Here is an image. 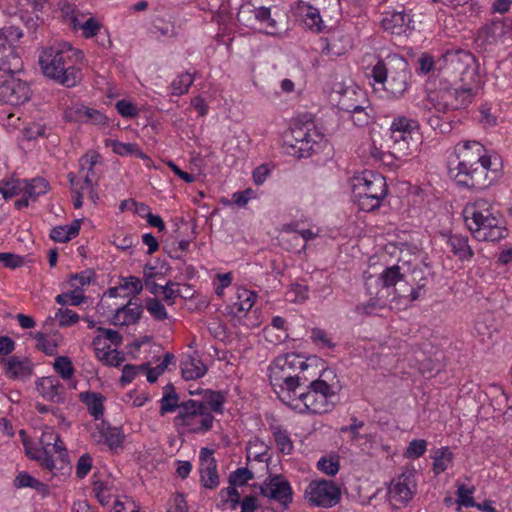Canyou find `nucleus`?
Here are the masks:
<instances>
[{"label": "nucleus", "instance_id": "1", "mask_svg": "<svg viewBox=\"0 0 512 512\" xmlns=\"http://www.w3.org/2000/svg\"><path fill=\"white\" fill-rule=\"evenodd\" d=\"M426 284L423 270L414 269L406 274L398 265L387 267L378 277L369 276L365 281L368 293L375 295L378 300L387 299L405 304L421 297L425 293Z\"/></svg>", "mask_w": 512, "mask_h": 512}, {"label": "nucleus", "instance_id": "2", "mask_svg": "<svg viewBox=\"0 0 512 512\" xmlns=\"http://www.w3.org/2000/svg\"><path fill=\"white\" fill-rule=\"evenodd\" d=\"M81 55V51L64 43L44 49L39 56V65L46 77L70 88L81 81V71L75 67V59Z\"/></svg>", "mask_w": 512, "mask_h": 512}, {"label": "nucleus", "instance_id": "3", "mask_svg": "<svg viewBox=\"0 0 512 512\" xmlns=\"http://www.w3.org/2000/svg\"><path fill=\"white\" fill-rule=\"evenodd\" d=\"M467 228L479 241H499L505 238L507 230L501 225L498 213L493 211L485 199H477L468 203L463 210Z\"/></svg>", "mask_w": 512, "mask_h": 512}, {"label": "nucleus", "instance_id": "4", "mask_svg": "<svg viewBox=\"0 0 512 512\" xmlns=\"http://www.w3.org/2000/svg\"><path fill=\"white\" fill-rule=\"evenodd\" d=\"M299 389L285 392L280 401L299 413L322 414L332 409L335 392L326 381L316 379L310 382L307 391L300 392Z\"/></svg>", "mask_w": 512, "mask_h": 512}, {"label": "nucleus", "instance_id": "5", "mask_svg": "<svg viewBox=\"0 0 512 512\" xmlns=\"http://www.w3.org/2000/svg\"><path fill=\"white\" fill-rule=\"evenodd\" d=\"M371 76L376 83L382 84L392 98H401L410 86L412 77L406 59L392 54L380 59L372 68Z\"/></svg>", "mask_w": 512, "mask_h": 512}, {"label": "nucleus", "instance_id": "6", "mask_svg": "<svg viewBox=\"0 0 512 512\" xmlns=\"http://www.w3.org/2000/svg\"><path fill=\"white\" fill-rule=\"evenodd\" d=\"M388 193L385 177L365 170L352 178V195L359 208L366 212L378 209Z\"/></svg>", "mask_w": 512, "mask_h": 512}, {"label": "nucleus", "instance_id": "7", "mask_svg": "<svg viewBox=\"0 0 512 512\" xmlns=\"http://www.w3.org/2000/svg\"><path fill=\"white\" fill-rule=\"evenodd\" d=\"M308 367L302 357L295 353H288L277 357L270 365V383L279 400L285 392H291L294 388H300V377L294 374L297 370H305Z\"/></svg>", "mask_w": 512, "mask_h": 512}, {"label": "nucleus", "instance_id": "8", "mask_svg": "<svg viewBox=\"0 0 512 512\" xmlns=\"http://www.w3.org/2000/svg\"><path fill=\"white\" fill-rule=\"evenodd\" d=\"M303 118L305 120L291 128V139L287 141L293 150L292 154L299 158L310 157L325 145V136L317 129L311 116L304 115Z\"/></svg>", "mask_w": 512, "mask_h": 512}, {"label": "nucleus", "instance_id": "9", "mask_svg": "<svg viewBox=\"0 0 512 512\" xmlns=\"http://www.w3.org/2000/svg\"><path fill=\"white\" fill-rule=\"evenodd\" d=\"M214 419L203 401L189 399L181 402V411L174 422L189 433H205L213 427Z\"/></svg>", "mask_w": 512, "mask_h": 512}, {"label": "nucleus", "instance_id": "10", "mask_svg": "<svg viewBox=\"0 0 512 512\" xmlns=\"http://www.w3.org/2000/svg\"><path fill=\"white\" fill-rule=\"evenodd\" d=\"M284 14L279 11L272 13L271 8L265 6L256 7L252 2L242 5L237 14L238 21L245 26H251L252 19L267 27L266 33L271 36H276L281 33V22Z\"/></svg>", "mask_w": 512, "mask_h": 512}, {"label": "nucleus", "instance_id": "11", "mask_svg": "<svg viewBox=\"0 0 512 512\" xmlns=\"http://www.w3.org/2000/svg\"><path fill=\"white\" fill-rule=\"evenodd\" d=\"M474 63L475 58L469 51L451 49L447 50L438 59L436 65L439 66V69H443L447 75L459 77V80L464 82L466 77L471 78L475 75Z\"/></svg>", "mask_w": 512, "mask_h": 512}, {"label": "nucleus", "instance_id": "12", "mask_svg": "<svg viewBox=\"0 0 512 512\" xmlns=\"http://www.w3.org/2000/svg\"><path fill=\"white\" fill-rule=\"evenodd\" d=\"M492 159H484L467 170L457 171L455 180L458 185L472 189H484L490 186L498 177L497 168H492Z\"/></svg>", "mask_w": 512, "mask_h": 512}, {"label": "nucleus", "instance_id": "13", "mask_svg": "<svg viewBox=\"0 0 512 512\" xmlns=\"http://www.w3.org/2000/svg\"><path fill=\"white\" fill-rule=\"evenodd\" d=\"M471 87L460 86L448 90H441L429 97L431 104L437 112L446 113L467 106L472 100Z\"/></svg>", "mask_w": 512, "mask_h": 512}, {"label": "nucleus", "instance_id": "14", "mask_svg": "<svg viewBox=\"0 0 512 512\" xmlns=\"http://www.w3.org/2000/svg\"><path fill=\"white\" fill-rule=\"evenodd\" d=\"M305 497L313 506L331 508L341 499L340 488L331 480L313 481L305 490Z\"/></svg>", "mask_w": 512, "mask_h": 512}, {"label": "nucleus", "instance_id": "15", "mask_svg": "<svg viewBox=\"0 0 512 512\" xmlns=\"http://www.w3.org/2000/svg\"><path fill=\"white\" fill-rule=\"evenodd\" d=\"M260 494L264 497L278 501L283 510L288 509L293 499L290 483L281 475L269 476L260 485Z\"/></svg>", "mask_w": 512, "mask_h": 512}, {"label": "nucleus", "instance_id": "16", "mask_svg": "<svg viewBox=\"0 0 512 512\" xmlns=\"http://www.w3.org/2000/svg\"><path fill=\"white\" fill-rule=\"evenodd\" d=\"M458 158L457 171L467 170L472 166L481 164L484 159H491L490 156L485 155L484 146L477 141H466L463 144H458L455 148Z\"/></svg>", "mask_w": 512, "mask_h": 512}, {"label": "nucleus", "instance_id": "17", "mask_svg": "<svg viewBox=\"0 0 512 512\" xmlns=\"http://www.w3.org/2000/svg\"><path fill=\"white\" fill-rule=\"evenodd\" d=\"M416 470L406 467L396 481H393L389 487L390 497L396 501L406 503L411 500L414 490Z\"/></svg>", "mask_w": 512, "mask_h": 512}, {"label": "nucleus", "instance_id": "18", "mask_svg": "<svg viewBox=\"0 0 512 512\" xmlns=\"http://www.w3.org/2000/svg\"><path fill=\"white\" fill-rule=\"evenodd\" d=\"M214 451L207 447L200 450V481L207 489H215L219 485L217 462L213 456Z\"/></svg>", "mask_w": 512, "mask_h": 512}, {"label": "nucleus", "instance_id": "19", "mask_svg": "<svg viewBox=\"0 0 512 512\" xmlns=\"http://www.w3.org/2000/svg\"><path fill=\"white\" fill-rule=\"evenodd\" d=\"M337 94V107L344 112L355 110L359 103H367L365 93L351 81L339 83Z\"/></svg>", "mask_w": 512, "mask_h": 512}, {"label": "nucleus", "instance_id": "20", "mask_svg": "<svg viewBox=\"0 0 512 512\" xmlns=\"http://www.w3.org/2000/svg\"><path fill=\"white\" fill-rule=\"evenodd\" d=\"M143 313V306L129 300L125 305L118 307L110 323L114 326H129L138 323Z\"/></svg>", "mask_w": 512, "mask_h": 512}, {"label": "nucleus", "instance_id": "21", "mask_svg": "<svg viewBox=\"0 0 512 512\" xmlns=\"http://www.w3.org/2000/svg\"><path fill=\"white\" fill-rule=\"evenodd\" d=\"M5 362V374L8 378L13 380H26L33 374V364L27 357H18L15 355L10 356L8 359H3Z\"/></svg>", "mask_w": 512, "mask_h": 512}, {"label": "nucleus", "instance_id": "22", "mask_svg": "<svg viewBox=\"0 0 512 512\" xmlns=\"http://www.w3.org/2000/svg\"><path fill=\"white\" fill-rule=\"evenodd\" d=\"M23 69V61L15 47L7 46L0 34V71L7 74H16Z\"/></svg>", "mask_w": 512, "mask_h": 512}, {"label": "nucleus", "instance_id": "23", "mask_svg": "<svg viewBox=\"0 0 512 512\" xmlns=\"http://www.w3.org/2000/svg\"><path fill=\"white\" fill-rule=\"evenodd\" d=\"M413 19L410 14L402 11H393L386 13L382 20V27L391 34L401 35L406 33L412 27Z\"/></svg>", "mask_w": 512, "mask_h": 512}, {"label": "nucleus", "instance_id": "24", "mask_svg": "<svg viewBox=\"0 0 512 512\" xmlns=\"http://www.w3.org/2000/svg\"><path fill=\"white\" fill-rule=\"evenodd\" d=\"M182 377L185 380H195L203 377L207 372V366L202 362L197 352L186 355L180 363Z\"/></svg>", "mask_w": 512, "mask_h": 512}, {"label": "nucleus", "instance_id": "25", "mask_svg": "<svg viewBox=\"0 0 512 512\" xmlns=\"http://www.w3.org/2000/svg\"><path fill=\"white\" fill-rule=\"evenodd\" d=\"M41 395L48 401L61 404L65 402V390L63 385L54 377H46L41 380Z\"/></svg>", "mask_w": 512, "mask_h": 512}, {"label": "nucleus", "instance_id": "26", "mask_svg": "<svg viewBox=\"0 0 512 512\" xmlns=\"http://www.w3.org/2000/svg\"><path fill=\"white\" fill-rule=\"evenodd\" d=\"M23 446L25 448L26 455L31 460L38 462L42 468L53 472L55 469V461L53 460L52 455H50L45 448L37 447L34 443L26 439L23 440Z\"/></svg>", "mask_w": 512, "mask_h": 512}, {"label": "nucleus", "instance_id": "27", "mask_svg": "<svg viewBox=\"0 0 512 512\" xmlns=\"http://www.w3.org/2000/svg\"><path fill=\"white\" fill-rule=\"evenodd\" d=\"M447 246L460 261H469L474 255L467 236L451 234L447 239Z\"/></svg>", "mask_w": 512, "mask_h": 512}, {"label": "nucleus", "instance_id": "28", "mask_svg": "<svg viewBox=\"0 0 512 512\" xmlns=\"http://www.w3.org/2000/svg\"><path fill=\"white\" fill-rule=\"evenodd\" d=\"M80 401L86 405L88 412L95 420L102 419L104 415L105 396L98 392H81L79 394Z\"/></svg>", "mask_w": 512, "mask_h": 512}, {"label": "nucleus", "instance_id": "29", "mask_svg": "<svg viewBox=\"0 0 512 512\" xmlns=\"http://www.w3.org/2000/svg\"><path fill=\"white\" fill-rule=\"evenodd\" d=\"M10 90L8 95V102L13 105H20L27 102L31 97V90L29 85L21 80L12 79L6 86Z\"/></svg>", "mask_w": 512, "mask_h": 512}, {"label": "nucleus", "instance_id": "30", "mask_svg": "<svg viewBox=\"0 0 512 512\" xmlns=\"http://www.w3.org/2000/svg\"><path fill=\"white\" fill-rule=\"evenodd\" d=\"M100 155L96 152H88L83 155L79 160L80 171L79 173L83 177L84 184L86 187H90L93 184L95 172L94 167L98 163Z\"/></svg>", "mask_w": 512, "mask_h": 512}, {"label": "nucleus", "instance_id": "31", "mask_svg": "<svg viewBox=\"0 0 512 512\" xmlns=\"http://www.w3.org/2000/svg\"><path fill=\"white\" fill-rule=\"evenodd\" d=\"M20 191L25 192L31 201H36L39 196L44 195L49 189V183L42 177H36L28 180L20 181Z\"/></svg>", "mask_w": 512, "mask_h": 512}, {"label": "nucleus", "instance_id": "32", "mask_svg": "<svg viewBox=\"0 0 512 512\" xmlns=\"http://www.w3.org/2000/svg\"><path fill=\"white\" fill-rule=\"evenodd\" d=\"M97 429L100 433L99 441H104L110 449L117 448L121 446L123 442V435L121 434L120 429L116 427H111L107 422L101 421L97 425Z\"/></svg>", "mask_w": 512, "mask_h": 512}, {"label": "nucleus", "instance_id": "33", "mask_svg": "<svg viewBox=\"0 0 512 512\" xmlns=\"http://www.w3.org/2000/svg\"><path fill=\"white\" fill-rule=\"evenodd\" d=\"M270 431L274 437V441L279 451L284 455L292 454L294 445L288 431L283 428V426L278 424L271 425Z\"/></svg>", "mask_w": 512, "mask_h": 512}, {"label": "nucleus", "instance_id": "34", "mask_svg": "<svg viewBox=\"0 0 512 512\" xmlns=\"http://www.w3.org/2000/svg\"><path fill=\"white\" fill-rule=\"evenodd\" d=\"M80 220H74L70 225L56 226L50 232V238L55 242L65 243L79 234Z\"/></svg>", "mask_w": 512, "mask_h": 512}, {"label": "nucleus", "instance_id": "35", "mask_svg": "<svg viewBox=\"0 0 512 512\" xmlns=\"http://www.w3.org/2000/svg\"><path fill=\"white\" fill-rule=\"evenodd\" d=\"M160 415L164 416L166 413L174 412L176 409L181 411V403H179V396L175 391L173 384L169 383L164 387V394L160 400Z\"/></svg>", "mask_w": 512, "mask_h": 512}, {"label": "nucleus", "instance_id": "36", "mask_svg": "<svg viewBox=\"0 0 512 512\" xmlns=\"http://www.w3.org/2000/svg\"><path fill=\"white\" fill-rule=\"evenodd\" d=\"M432 459L434 460L433 472L439 475L447 470L454 459V454L449 447L445 446L436 449L432 455Z\"/></svg>", "mask_w": 512, "mask_h": 512}, {"label": "nucleus", "instance_id": "37", "mask_svg": "<svg viewBox=\"0 0 512 512\" xmlns=\"http://www.w3.org/2000/svg\"><path fill=\"white\" fill-rule=\"evenodd\" d=\"M348 113L354 125L358 127L367 126L374 118L373 109L368 101L367 103H359L355 110H350Z\"/></svg>", "mask_w": 512, "mask_h": 512}, {"label": "nucleus", "instance_id": "38", "mask_svg": "<svg viewBox=\"0 0 512 512\" xmlns=\"http://www.w3.org/2000/svg\"><path fill=\"white\" fill-rule=\"evenodd\" d=\"M475 330L481 341H484L486 338L490 339L493 332L496 331L492 315L489 313L481 315L475 323Z\"/></svg>", "mask_w": 512, "mask_h": 512}, {"label": "nucleus", "instance_id": "39", "mask_svg": "<svg viewBox=\"0 0 512 512\" xmlns=\"http://www.w3.org/2000/svg\"><path fill=\"white\" fill-rule=\"evenodd\" d=\"M256 299V294L249 290L238 292V301L233 303L232 309L235 314L246 313L252 307Z\"/></svg>", "mask_w": 512, "mask_h": 512}, {"label": "nucleus", "instance_id": "40", "mask_svg": "<svg viewBox=\"0 0 512 512\" xmlns=\"http://www.w3.org/2000/svg\"><path fill=\"white\" fill-rule=\"evenodd\" d=\"M159 275H161V273L157 272L156 267H154L151 263H147L144 266L143 286L145 285L146 289L153 295L160 293L161 285L155 282L156 277Z\"/></svg>", "mask_w": 512, "mask_h": 512}, {"label": "nucleus", "instance_id": "41", "mask_svg": "<svg viewBox=\"0 0 512 512\" xmlns=\"http://www.w3.org/2000/svg\"><path fill=\"white\" fill-rule=\"evenodd\" d=\"M174 358V354L167 352L164 355L162 362L156 367L151 368L150 364L148 363V368H144V370L147 372V381L150 383L156 382L159 376L165 372L168 365L174 360Z\"/></svg>", "mask_w": 512, "mask_h": 512}, {"label": "nucleus", "instance_id": "42", "mask_svg": "<svg viewBox=\"0 0 512 512\" xmlns=\"http://www.w3.org/2000/svg\"><path fill=\"white\" fill-rule=\"evenodd\" d=\"M54 370L61 376L62 379H70L75 372L71 359L67 356H58L53 364Z\"/></svg>", "mask_w": 512, "mask_h": 512}, {"label": "nucleus", "instance_id": "43", "mask_svg": "<svg viewBox=\"0 0 512 512\" xmlns=\"http://www.w3.org/2000/svg\"><path fill=\"white\" fill-rule=\"evenodd\" d=\"M71 286L74 288L73 291L59 294L56 296L55 300L58 304L63 305V306L67 305V304L77 306V305H80L84 301V299H85L84 295L82 293L78 292L79 286L74 282L71 283Z\"/></svg>", "mask_w": 512, "mask_h": 512}, {"label": "nucleus", "instance_id": "44", "mask_svg": "<svg viewBox=\"0 0 512 512\" xmlns=\"http://www.w3.org/2000/svg\"><path fill=\"white\" fill-rule=\"evenodd\" d=\"M194 77L190 73H182L171 83L172 94L181 96L188 92L189 87L193 84Z\"/></svg>", "mask_w": 512, "mask_h": 512}, {"label": "nucleus", "instance_id": "45", "mask_svg": "<svg viewBox=\"0 0 512 512\" xmlns=\"http://www.w3.org/2000/svg\"><path fill=\"white\" fill-rule=\"evenodd\" d=\"M418 128V122L405 116L396 117L390 127V132L411 134L414 129Z\"/></svg>", "mask_w": 512, "mask_h": 512}, {"label": "nucleus", "instance_id": "46", "mask_svg": "<svg viewBox=\"0 0 512 512\" xmlns=\"http://www.w3.org/2000/svg\"><path fill=\"white\" fill-rule=\"evenodd\" d=\"M224 402L225 397L220 391H206L204 403L207 405L210 412L222 413Z\"/></svg>", "mask_w": 512, "mask_h": 512}, {"label": "nucleus", "instance_id": "47", "mask_svg": "<svg viewBox=\"0 0 512 512\" xmlns=\"http://www.w3.org/2000/svg\"><path fill=\"white\" fill-rule=\"evenodd\" d=\"M146 309L151 316L158 321H163L168 317L165 306L156 297L146 300Z\"/></svg>", "mask_w": 512, "mask_h": 512}, {"label": "nucleus", "instance_id": "48", "mask_svg": "<svg viewBox=\"0 0 512 512\" xmlns=\"http://www.w3.org/2000/svg\"><path fill=\"white\" fill-rule=\"evenodd\" d=\"M14 486L16 488L29 487L40 491L44 487V484L27 472H20L14 479Z\"/></svg>", "mask_w": 512, "mask_h": 512}, {"label": "nucleus", "instance_id": "49", "mask_svg": "<svg viewBox=\"0 0 512 512\" xmlns=\"http://www.w3.org/2000/svg\"><path fill=\"white\" fill-rule=\"evenodd\" d=\"M54 319L58 320L60 327H69L76 324L80 317L75 311L69 308H60L55 313Z\"/></svg>", "mask_w": 512, "mask_h": 512}, {"label": "nucleus", "instance_id": "50", "mask_svg": "<svg viewBox=\"0 0 512 512\" xmlns=\"http://www.w3.org/2000/svg\"><path fill=\"white\" fill-rule=\"evenodd\" d=\"M34 339L37 341L36 347L48 356H54L57 354V344L49 341L43 332H36Z\"/></svg>", "mask_w": 512, "mask_h": 512}, {"label": "nucleus", "instance_id": "51", "mask_svg": "<svg viewBox=\"0 0 512 512\" xmlns=\"http://www.w3.org/2000/svg\"><path fill=\"white\" fill-rule=\"evenodd\" d=\"M92 345L95 350V356L98 360L103 362L105 365L108 363L109 357H111L112 352L110 350V346L107 345L102 341V336L98 335L96 336L93 341Z\"/></svg>", "mask_w": 512, "mask_h": 512}, {"label": "nucleus", "instance_id": "52", "mask_svg": "<svg viewBox=\"0 0 512 512\" xmlns=\"http://www.w3.org/2000/svg\"><path fill=\"white\" fill-rule=\"evenodd\" d=\"M144 368H148V363H143L138 366L133 364H126L122 369V375L120 377L121 384L126 385L131 383L139 372L145 371Z\"/></svg>", "mask_w": 512, "mask_h": 512}, {"label": "nucleus", "instance_id": "53", "mask_svg": "<svg viewBox=\"0 0 512 512\" xmlns=\"http://www.w3.org/2000/svg\"><path fill=\"white\" fill-rule=\"evenodd\" d=\"M425 120L432 129L439 130L442 134L449 133L452 130L450 122L444 121L440 116L432 114L430 111L425 116Z\"/></svg>", "mask_w": 512, "mask_h": 512}, {"label": "nucleus", "instance_id": "54", "mask_svg": "<svg viewBox=\"0 0 512 512\" xmlns=\"http://www.w3.org/2000/svg\"><path fill=\"white\" fill-rule=\"evenodd\" d=\"M235 486L236 485H230L229 487L221 489L219 495L222 497V506L230 502L231 508L236 509V507L240 504V494Z\"/></svg>", "mask_w": 512, "mask_h": 512}, {"label": "nucleus", "instance_id": "55", "mask_svg": "<svg viewBox=\"0 0 512 512\" xmlns=\"http://www.w3.org/2000/svg\"><path fill=\"white\" fill-rule=\"evenodd\" d=\"M254 474L247 468H237L229 476V484L236 486H243L249 480L253 479Z\"/></svg>", "mask_w": 512, "mask_h": 512}, {"label": "nucleus", "instance_id": "56", "mask_svg": "<svg viewBox=\"0 0 512 512\" xmlns=\"http://www.w3.org/2000/svg\"><path fill=\"white\" fill-rule=\"evenodd\" d=\"M160 293L163 294L164 300L168 305H173L175 300L180 297L179 285L169 280L165 285H161Z\"/></svg>", "mask_w": 512, "mask_h": 512}, {"label": "nucleus", "instance_id": "57", "mask_svg": "<svg viewBox=\"0 0 512 512\" xmlns=\"http://www.w3.org/2000/svg\"><path fill=\"white\" fill-rule=\"evenodd\" d=\"M0 34L5 39L7 46L15 47L14 44L23 36V31L19 27L11 25L1 28Z\"/></svg>", "mask_w": 512, "mask_h": 512}, {"label": "nucleus", "instance_id": "58", "mask_svg": "<svg viewBox=\"0 0 512 512\" xmlns=\"http://www.w3.org/2000/svg\"><path fill=\"white\" fill-rule=\"evenodd\" d=\"M287 299L291 302H302L308 298L307 286L294 283L286 293Z\"/></svg>", "mask_w": 512, "mask_h": 512}, {"label": "nucleus", "instance_id": "59", "mask_svg": "<svg viewBox=\"0 0 512 512\" xmlns=\"http://www.w3.org/2000/svg\"><path fill=\"white\" fill-rule=\"evenodd\" d=\"M317 468L329 476H334L339 471V460L334 457H322L317 463Z\"/></svg>", "mask_w": 512, "mask_h": 512}, {"label": "nucleus", "instance_id": "60", "mask_svg": "<svg viewBox=\"0 0 512 512\" xmlns=\"http://www.w3.org/2000/svg\"><path fill=\"white\" fill-rule=\"evenodd\" d=\"M473 488H467L465 485H459L456 495H457V503L459 506L464 507H475L477 503L472 497Z\"/></svg>", "mask_w": 512, "mask_h": 512}, {"label": "nucleus", "instance_id": "61", "mask_svg": "<svg viewBox=\"0 0 512 512\" xmlns=\"http://www.w3.org/2000/svg\"><path fill=\"white\" fill-rule=\"evenodd\" d=\"M304 23L309 29L320 31L322 19L318 9L313 8L311 6H307Z\"/></svg>", "mask_w": 512, "mask_h": 512}, {"label": "nucleus", "instance_id": "62", "mask_svg": "<svg viewBox=\"0 0 512 512\" xmlns=\"http://www.w3.org/2000/svg\"><path fill=\"white\" fill-rule=\"evenodd\" d=\"M427 449V442L423 439H414L412 440L405 452V455L408 458H419L426 452Z\"/></svg>", "mask_w": 512, "mask_h": 512}, {"label": "nucleus", "instance_id": "63", "mask_svg": "<svg viewBox=\"0 0 512 512\" xmlns=\"http://www.w3.org/2000/svg\"><path fill=\"white\" fill-rule=\"evenodd\" d=\"M311 340L313 341L314 344L322 348L326 347L329 349H333L335 347V344L327 336V333L320 328H313L311 330Z\"/></svg>", "mask_w": 512, "mask_h": 512}, {"label": "nucleus", "instance_id": "64", "mask_svg": "<svg viewBox=\"0 0 512 512\" xmlns=\"http://www.w3.org/2000/svg\"><path fill=\"white\" fill-rule=\"evenodd\" d=\"M479 122L484 128L495 127L498 124V116L491 111V108L483 105L480 110Z\"/></svg>", "mask_w": 512, "mask_h": 512}]
</instances>
